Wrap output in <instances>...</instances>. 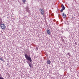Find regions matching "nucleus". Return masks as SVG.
I'll return each mask as SVG.
<instances>
[{"label": "nucleus", "instance_id": "1", "mask_svg": "<svg viewBox=\"0 0 79 79\" xmlns=\"http://www.w3.org/2000/svg\"><path fill=\"white\" fill-rule=\"evenodd\" d=\"M25 56L27 60L29 61L30 62H32V59H31V58L30 56H29L27 54H25Z\"/></svg>", "mask_w": 79, "mask_h": 79}, {"label": "nucleus", "instance_id": "2", "mask_svg": "<svg viewBox=\"0 0 79 79\" xmlns=\"http://www.w3.org/2000/svg\"><path fill=\"white\" fill-rule=\"evenodd\" d=\"M40 13L42 15H44L45 13V12L44 11V9H40Z\"/></svg>", "mask_w": 79, "mask_h": 79}, {"label": "nucleus", "instance_id": "3", "mask_svg": "<svg viewBox=\"0 0 79 79\" xmlns=\"http://www.w3.org/2000/svg\"><path fill=\"white\" fill-rule=\"evenodd\" d=\"M1 27L2 29H4L6 28V26L3 24H1Z\"/></svg>", "mask_w": 79, "mask_h": 79}, {"label": "nucleus", "instance_id": "4", "mask_svg": "<svg viewBox=\"0 0 79 79\" xmlns=\"http://www.w3.org/2000/svg\"><path fill=\"white\" fill-rule=\"evenodd\" d=\"M26 10L27 11V12H28V13H31V11L29 10V9L28 8V7H27L26 8Z\"/></svg>", "mask_w": 79, "mask_h": 79}, {"label": "nucleus", "instance_id": "5", "mask_svg": "<svg viewBox=\"0 0 79 79\" xmlns=\"http://www.w3.org/2000/svg\"><path fill=\"white\" fill-rule=\"evenodd\" d=\"M47 34H48L49 35H50V34H51L50 31V30H47Z\"/></svg>", "mask_w": 79, "mask_h": 79}, {"label": "nucleus", "instance_id": "6", "mask_svg": "<svg viewBox=\"0 0 79 79\" xmlns=\"http://www.w3.org/2000/svg\"><path fill=\"white\" fill-rule=\"evenodd\" d=\"M66 14H64V13H63L62 17H63V18H66Z\"/></svg>", "mask_w": 79, "mask_h": 79}, {"label": "nucleus", "instance_id": "7", "mask_svg": "<svg viewBox=\"0 0 79 79\" xmlns=\"http://www.w3.org/2000/svg\"><path fill=\"white\" fill-rule=\"evenodd\" d=\"M61 7L62 8L63 10H65V7L64 6V5H63V4H62Z\"/></svg>", "mask_w": 79, "mask_h": 79}, {"label": "nucleus", "instance_id": "8", "mask_svg": "<svg viewBox=\"0 0 79 79\" xmlns=\"http://www.w3.org/2000/svg\"><path fill=\"white\" fill-rule=\"evenodd\" d=\"M51 63V62L50 61V60H48L47 61V64H50Z\"/></svg>", "mask_w": 79, "mask_h": 79}, {"label": "nucleus", "instance_id": "9", "mask_svg": "<svg viewBox=\"0 0 79 79\" xmlns=\"http://www.w3.org/2000/svg\"><path fill=\"white\" fill-rule=\"evenodd\" d=\"M0 60H1V61H4V60H3V59L2 58H0Z\"/></svg>", "mask_w": 79, "mask_h": 79}, {"label": "nucleus", "instance_id": "10", "mask_svg": "<svg viewBox=\"0 0 79 79\" xmlns=\"http://www.w3.org/2000/svg\"><path fill=\"white\" fill-rule=\"evenodd\" d=\"M23 3H24V4L25 3V2H26V0H22Z\"/></svg>", "mask_w": 79, "mask_h": 79}, {"label": "nucleus", "instance_id": "11", "mask_svg": "<svg viewBox=\"0 0 79 79\" xmlns=\"http://www.w3.org/2000/svg\"><path fill=\"white\" fill-rule=\"evenodd\" d=\"M29 66L30 67V68H31L32 67V65L30 64H29Z\"/></svg>", "mask_w": 79, "mask_h": 79}, {"label": "nucleus", "instance_id": "12", "mask_svg": "<svg viewBox=\"0 0 79 79\" xmlns=\"http://www.w3.org/2000/svg\"><path fill=\"white\" fill-rule=\"evenodd\" d=\"M63 10H63V9L61 10H60L61 12H63Z\"/></svg>", "mask_w": 79, "mask_h": 79}, {"label": "nucleus", "instance_id": "13", "mask_svg": "<svg viewBox=\"0 0 79 79\" xmlns=\"http://www.w3.org/2000/svg\"><path fill=\"white\" fill-rule=\"evenodd\" d=\"M68 55H69V56H70V54L68 52Z\"/></svg>", "mask_w": 79, "mask_h": 79}, {"label": "nucleus", "instance_id": "14", "mask_svg": "<svg viewBox=\"0 0 79 79\" xmlns=\"http://www.w3.org/2000/svg\"><path fill=\"white\" fill-rule=\"evenodd\" d=\"M2 20H1L0 21V24H1V23H2Z\"/></svg>", "mask_w": 79, "mask_h": 79}, {"label": "nucleus", "instance_id": "15", "mask_svg": "<svg viewBox=\"0 0 79 79\" xmlns=\"http://www.w3.org/2000/svg\"><path fill=\"white\" fill-rule=\"evenodd\" d=\"M36 49L37 50H38V47H36Z\"/></svg>", "mask_w": 79, "mask_h": 79}]
</instances>
